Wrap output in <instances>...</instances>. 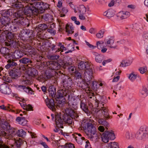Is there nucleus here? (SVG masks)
Instances as JSON below:
<instances>
[{"label":"nucleus","instance_id":"nucleus-1","mask_svg":"<svg viewBox=\"0 0 148 148\" xmlns=\"http://www.w3.org/2000/svg\"><path fill=\"white\" fill-rule=\"evenodd\" d=\"M78 69L85 71L84 77L87 81H90L94 77L92 65L88 62H80L78 65Z\"/></svg>","mask_w":148,"mask_h":148},{"label":"nucleus","instance_id":"nucleus-2","mask_svg":"<svg viewBox=\"0 0 148 148\" xmlns=\"http://www.w3.org/2000/svg\"><path fill=\"white\" fill-rule=\"evenodd\" d=\"M0 126L4 130H8L6 132L0 131V136H2L5 138L11 139L14 136L15 130L14 128L10 129V126L8 122L5 121H1L0 122Z\"/></svg>","mask_w":148,"mask_h":148},{"label":"nucleus","instance_id":"nucleus-3","mask_svg":"<svg viewBox=\"0 0 148 148\" xmlns=\"http://www.w3.org/2000/svg\"><path fill=\"white\" fill-rule=\"evenodd\" d=\"M137 139L142 140L148 137V129L145 126H141L135 134Z\"/></svg>","mask_w":148,"mask_h":148},{"label":"nucleus","instance_id":"nucleus-4","mask_svg":"<svg viewBox=\"0 0 148 148\" xmlns=\"http://www.w3.org/2000/svg\"><path fill=\"white\" fill-rule=\"evenodd\" d=\"M101 137L102 141L105 143L108 142L109 139L113 140L115 138L114 133L112 131H105L101 135Z\"/></svg>","mask_w":148,"mask_h":148},{"label":"nucleus","instance_id":"nucleus-5","mask_svg":"<svg viewBox=\"0 0 148 148\" xmlns=\"http://www.w3.org/2000/svg\"><path fill=\"white\" fill-rule=\"evenodd\" d=\"M96 132V128L92 124H89L88 125L86 133L90 138H92L94 137L93 136L95 134Z\"/></svg>","mask_w":148,"mask_h":148},{"label":"nucleus","instance_id":"nucleus-6","mask_svg":"<svg viewBox=\"0 0 148 148\" xmlns=\"http://www.w3.org/2000/svg\"><path fill=\"white\" fill-rule=\"evenodd\" d=\"M64 121L66 123H72V121L71 119L66 120L65 119H61V118L58 115L56 116L55 122L57 127L59 128H63V127L62 125Z\"/></svg>","mask_w":148,"mask_h":148},{"label":"nucleus","instance_id":"nucleus-7","mask_svg":"<svg viewBox=\"0 0 148 148\" xmlns=\"http://www.w3.org/2000/svg\"><path fill=\"white\" fill-rule=\"evenodd\" d=\"M0 89L2 93L5 94H9L11 92L8 84H2L0 86Z\"/></svg>","mask_w":148,"mask_h":148},{"label":"nucleus","instance_id":"nucleus-8","mask_svg":"<svg viewBox=\"0 0 148 148\" xmlns=\"http://www.w3.org/2000/svg\"><path fill=\"white\" fill-rule=\"evenodd\" d=\"M114 39L113 37H111L107 41V46L111 48L116 49L117 45L114 44Z\"/></svg>","mask_w":148,"mask_h":148},{"label":"nucleus","instance_id":"nucleus-9","mask_svg":"<svg viewBox=\"0 0 148 148\" xmlns=\"http://www.w3.org/2000/svg\"><path fill=\"white\" fill-rule=\"evenodd\" d=\"M59 67L58 63L56 62L51 61L50 62V64L48 68L49 70L53 71L55 72V71L58 70Z\"/></svg>","mask_w":148,"mask_h":148},{"label":"nucleus","instance_id":"nucleus-10","mask_svg":"<svg viewBox=\"0 0 148 148\" xmlns=\"http://www.w3.org/2000/svg\"><path fill=\"white\" fill-rule=\"evenodd\" d=\"M72 136L77 142L79 144H82V141L85 140V138L84 137H82L80 134L75 133L73 134Z\"/></svg>","mask_w":148,"mask_h":148},{"label":"nucleus","instance_id":"nucleus-11","mask_svg":"<svg viewBox=\"0 0 148 148\" xmlns=\"http://www.w3.org/2000/svg\"><path fill=\"white\" fill-rule=\"evenodd\" d=\"M46 103L47 107L52 111H55L56 108L57 107L55 105L54 100L50 99L48 102H46Z\"/></svg>","mask_w":148,"mask_h":148},{"label":"nucleus","instance_id":"nucleus-12","mask_svg":"<svg viewBox=\"0 0 148 148\" xmlns=\"http://www.w3.org/2000/svg\"><path fill=\"white\" fill-rule=\"evenodd\" d=\"M90 85H89L87 83L88 88H86V90H87V89H88V90L90 92V90L91 89L93 90H97L98 85V84L97 82H91L90 83Z\"/></svg>","mask_w":148,"mask_h":148},{"label":"nucleus","instance_id":"nucleus-13","mask_svg":"<svg viewBox=\"0 0 148 148\" xmlns=\"http://www.w3.org/2000/svg\"><path fill=\"white\" fill-rule=\"evenodd\" d=\"M130 15V13L129 12L121 11L118 13L117 16L120 18L123 19L129 17Z\"/></svg>","mask_w":148,"mask_h":148},{"label":"nucleus","instance_id":"nucleus-14","mask_svg":"<svg viewBox=\"0 0 148 148\" xmlns=\"http://www.w3.org/2000/svg\"><path fill=\"white\" fill-rule=\"evenodd\" d=\"M49 8V5L48 4L42 2L40 6L39 7L40 13H43L47 9Z\"/></svg>","mask_w":148,"mask_h":148},{"label":"nucleus","instance_id":"nucleus-15","mask_svg":"<svg viewBox=\"0 0 148 148\" xmlns=\"http://www.w3.org/2000/svg\"><path fill=\"white\" fill-rule=\"evenodd\" d=\"M16 121L19 124L22 125H26L27 123V120L25 119L24 117H17L16 119Z\"/></svg>","mask_w":148,"mask_h":148},{"label":"nucleus","instance_id":"nucleus-16","mask_svg":"<svg viewBox=\"0 0 148 148\" xmlns=\"http://www.w3.org/2000/svg\"><path fill=\"white\" fill-rule=\"evenodd\" d=\"M19 62L22 64H29L32 62V61L29 58L25 57H23L19 60Z\"/></svg>","mask_w":148,"mask_h":148},{"label":"nucleus","instance_id":"nucleus-17","mask_svg":"<svg viewBox=\"0 0 148 148\" xmlns=\"http://www.w3.org/2000/svg\"><path fill=\"white\" fill-rule=\"evenodd\" d=\"M66 32L68 34H72L74 32L73 28L70 25L67 24L66 26Z\"/></svg>","mask_w":148,"mask_h":148},{"label":"nucleus","instance_id":"nucleus-18","mask_svg":"<svg viewBox=\"0 0 148 148\" xmlns=\"http://www.w3.org/2000/svg\"><path fill=\"white\" fill-rule=\"evenodd\" d=\"M15 135L24 138L26 135V132L23 129H21L18 130Z\"/></svg>","mask_w":148,"mask_h":148},{"label":"nucleus","instance_id":"nucleus-19","mask_svg":"<svg viewBox=\"0 0 148 148\" xmlns=\"http://www.w3.org/2000/svg\"><path fill=\"white\" fill-rule=\"evenodd\" d=\"M103 15L108 18H111L114 15V13L112 10H108L103 13Z\"/></svg>","mask_w":148,"mask_h":148},{"label":"nucleus","instance_id":"nucleus-20","mask_svg":"<svg viewBox=\"0 0 148 148\" xmlns=\"http://www.w3.org/2000/svg\"><path fill=\"white\" fill-rule=\"evenodd\" d=\"M32 10V15H37L39 14H41L40 13V10L39 9L37 8H36L34 7H32V8H31Z\"/></svg>","mask_w":148,"mask_h":148},{"label":"nucleus","instance_id":"nucleus-21","mask_svg":"<svg viewBox=\"0 0 148 148\" xmlns=\"http://www.w3.org/2000/svg\"><path fill=\"white\" fill-rule=\"evenodd\" d=\"M41 2L36 1L33 3H29L28 4H29L30 5H32V7L37 8L39 9V7L40 6Z\"/></svg>","mask_w":148,"mask_h":148},{"label":"nucleus","instance_id":"nucleus-22","mask_svg":"<svg viewBox=\"0 0 148 148\" xmlns=\"http://www.w3.org/2000/svg\"><path fill=\"white\" fill-rule=\"evenodd\" d=\"M78 10L79 14H85L86 11L85 7L83 5H80L78 8Z\"/></svg>","mask_w":148,"mask_h":148},{"label":"nucleus","instance_id":"nucleus-23","mask_svg":"<svg viewBox=\"0 0 148 148\" xmlns=\"http://www.w3.org/2000/svg\"><path fill=\"white\" fill-rule=\"evenodd\" d=\"M15 38V34L14 33L10 32L9 33L7 34V38L9 40L14 41Z\"/></svg>","mask_w":148,"mask_h":148},{"label":"nucleus","instance_id":"nucleus-24","mask_svg":"<svg viewBox=\"0 0 148 148\" xmlns=\"http://www.w3.org/2000/svg\"><path fill=\"white\" fill-rule=\"evenodd\" d=\"M0 22L2 25L3 26H6L8 25L9 22L8 21V19L7 18H4V19L3 18L1 19Z\"/></svg>","mask_w":148,"mask_h":148},{"label":"nucleus","instance_id":"nucleus-25","mask_svg":"<svg viewBox=\"0 0 148 148\" xmlns=\"http://www.w3.org/2000/svg\"><path fill=\"white\" fill-rule=\"evenodd\" d=\"M22 107L24 110H26L27 111L33 110V107L30 105L28 104L26 105L24 104H23L22 105H21Z\"/></svg>","mask_w":148,"mask_h":148},{"label":"nucleus","instance_id":"nucleus-26","mask_svg":"<svg viewBox=\"0 0 148 148\" xmlns=\"http://www.w3.org/2000/svg\"><path fill=\"white\" fill-rule=\"evenodd\" d=\"M74 145L71 143L66 144L65 146H59L58 148H74Z\"/></svg>","mask_w":148,"mask_h":148},{"label":"nucleus","instance_id":"nucleus-27","mask_svg":"<svg viewBox=\"0 0 148 148\" xmlns=\"http://www.w3.org/2000/svg\"><path fill=\"white\" fill-rule=\"evenodd\" d=\"M80 107L85 112L87 113L88 112V110L87 106L83 103L81 102L80 104Z\"/></svg>","mask_w":148,"mask_h":148},{"label":"nucleus","instance_id":"nucleus-28","mask_svg":"<svg viewBox=\"0 0 148 148\" xmlns=\"http://www.w3.org/2000/svg\"><path fill=\"white\" fill-rule=\"evenodd\" d=\"M30 72H29L28 73L29 75L31 76L32 77H34L36 76L37 74L36 72H37V71L34 69H30Z\"/></svg>","mask_w":148,"mask_h":148},{"label":"nucleus","instance_id":"nucleus-29","mask_svg":"<svg viewBox=\"0 0 148 148\" xmlns=\"http://www.w3.org/2000/svg\"><path fill=\"white\" fill-rule=\"evenodd\" d=\"M16 143L18 147H20L23 143L22 139L20 138H14Z\"/></svg>","mask_w":148,"mask_h":148},{"label":"nucleus","instance_id":"nucleus-30","mask_svg":"<svg viewBox=\"0 0 148 148\" xmlns=\"http://www.w3.org/2000/svg\"><path fill=\"white\" fill-rule=\"evenodd\" d=\"M38 27L39 28L42 29V30H45L47 29L48 27V26L45 24H40L38 25Z\"/></svg>","mask_w":148,"mask_h":148},{"label":"nucleus","instance_id":"nucleus-31","mask_svg":"<svg viewBox=\"0 0 148 148\" xmlns=\"http://www.w3.org/2000/svg\"><path fill=\"white\" fill-rule=\"evenodd\" d=\"M103 59V56L100 55L97 56L95 57V60L98 62L101 63Z\"/></svg>","mask_w":148,"mask_h":148},{"label":"nucleus","instance_id":"nucleus-32","mask_svg":"<svg viewBox=\"0 0 148 148\" xmlns=\"http://www.w3.org/2000/svg\"><path fill=\"white\" fill-rule=\"evenodd\" d=\"M7 110L9 111H11L12 112H15V110L14 109L15 108V107L12 105L8 104L7 106Z\"/></svg>","mask_w":148,"mask_h":148},{"label":"nucleus","instance_id":"nucleus-33","mask_svg":"<svg viewBox=\"0 0 148 148\" xmlns=\"http://www.w3.org/2000/svg\"><path fill=\"white\" fill-rule=\"evenodd\" d=\"M24 13L27 16H31L32 13V10L31 8H29L27 9H26V8L24 10Z\"/></svg>","mask_w":148,"mask_h":148},{"label":"nucleus","instance_id":"nucleus-34","mask_svg":"<svg viewBox=\"0 0 148 148\" xmlns=\"http://www.w3.org/2000/svg\"><path fill=\"white\" fill-rule=\"evenodd\" d=\"M58 94L60 97H63L65 96L64 93V90L63 89L60 90L58 91Z\"/></svg>","mask_w":148,"mask_h":148},{"label":"nucleus","instance_id":"nucleus-35","mask_svg":"<svg viewBox=\"0 0 148 148\" xmlns=\"http://www.w3.org/2000/svg\"><path fill=\"white\" fill-rule=\"evenodd\" d=\"M22 87V89L26 92L28 93L30 91L32 92L33 91L32 90L29 86L26 87L24 86H19V87Z\"/></svg>","mask_w":148,"mask_h":148},{"label":"nucleus","instance_id":"nucleus-36","mask_svg":"<svg viewBox=\"0 0 148 148\" xmlns=\"http://www.w3.org/2000/svg\"><path fill=\"white\" fill-rule=\"evenodd\" d=\"M9 51V49H8L4 47H2L0 50V52L2 54H3V55L7 53H6L7 52H8Z\"/></svg>","mask_w":148,"mask_h":148},{"label":"nucleus","instance_id":"nucleus-37","mask_svg":"<svg viewBox=\"0 0 148 148\" xmlns=\"http://www.w3.org/2000/svg\"><path fill=\"white\" fill-rule=\"evenodd\" d=\"M0 148H10L8 146L5 144L2 140H0Z\"/></svg>","mask_w":148,"mask_h":148},{"label":"nucleus","instance_id":"nucleus-38","mask_svg":"<svg viewBox=\"0 0 148 148\" xmlns=\"http://www.w3.org/2000/svg\"><path fill=\"white\" fill-rule=\"evenodd\" d=\"M130 65L129 63H128L127 61L125 60H123L121 62V64H120V66L121 67H125L129 66Z\"/></svg>","mask_w":148,"mask_h":148},{"label":"nucleus","instance_id":"nucleus-39","mask_svg":"<svg viewBox=\"0 0 148 148\" xmlns=\"http://www.w3.org/2000/svg\"><path fill=\"white\" fill-rule=\"evenodd\" d=\"M103 34L104 32L100 30L96 34V36L98 38H102L103 37Z\"/></svg>","mask_w":148,"mask_h":148},{"label":"nucleus","instance_id":"nucleus-40","mask_svg":"<svg viewBox=\"0 0 148 148\" xmlns=\"http://www.w3.org/2000/svg\"><path fill=\"white\" fill-rule=\"evenodd\" d=\"M104 42L102 41H98L97 42L96 45L97 47L99 49H100L102 46H103V45Z\"/></svg>","mask_w":148,"mask_h":148},{"label":"nucleus","instance_id":"nucleus-41","mask_svg":"<svg viewBox=\"0 0 148 148\" xmlns=\"http://www.w3.org/2000/svg\"><path fill=\"white\" fill-rule=\"evenodd\" d=\"M137 76L136 75L133 73H131L130 75L129 78V79L133 81L136 79Z\"/></svg>","mask_w":148,"mask_h":148},{"label":"nucleus","instance_id":"nucleus-42","mask_svg":"<svg viewBox=\"0 0 148 148\" xmlns=\"http://www.w3.org/2000/svg\"><path fill=\"white\" fill-rule=\"evenodd\" d=\"M139 70L141 73L143 74L147 71V68L146 67H141L139 69Z\"/></svg>","mask_w":148,"mask_h":148},{"label":"nucleus","instance_id":"nucleus-43","mask_svg":"<svg viewBox=\"0 0 148 148\" xmlns=\"http://www.w3.org/2000/svg\"><path fill=\"white\" fill-rule=\"evenodd\" d=\"M126 136L127 138L128 139H132L133 138V136L132 134L131 133L127 132L126 134Z\"/></svg>","mask_w":148,"mask_h":148},{"label":"nucleus","instance_id":"nucleus-44","mask_svg":"<svg viewBox=\"0 0 148 148\" xmlns=\"http://www.w3.org/2000/svg\"><path fill=\"white\" fill-rule=\"evenodd\" d=\"M59 57V56L58 55L51 56L50 57L51 60H57Z\"/></svg>","mask_w":148,"mask_h":148},{"label":"nucleus","instance_id":"nucleus-45","mask_svg":"<svg viewBox=\"0 0 148 148\" xmlns=\"http://www.w3.org/2000/svg\"><path fill=\"white\" fill-rule=\"evenodd\" d=\"M14 15L17 18H23V15L18 12L15 13Z\"/></svg>","mask_w":148,"mask_h":148},{"label":"nucleus","instance_id":"nucleus-46","mask_svg":"<svg viewBox=\"0 0 148 148\" xmlns=\"http://www.w3.org/2000/svg\"><path fill=\"white\" fill-rule=\"evenodd\" d=\"M103 116L105 120H107L110 118H111V116L109 115L108 113L106 114L103 113Z\"/></svg>","mask_w":148,"mask_h":148},{"label":"nucleus","instance_id":"nucleus-47","mask_svg":"<svg viewBox=\"0 0 148 148\" xmlns=\"http://www.w3.org/2000/svg\"><path fill=\"white\" fill-rule=\"evenodd\" d=\"M66 50V48L65 47L64 45H61L60 48L58 49V50L56 51V52H59L61 51V52L63 51V50Z\"/></svg>","mask_w":148,"mask_h":148},{"label":"nucleus","instance_id":"nucleus-48","mask_svg":"<svg viewBox=\"0 0 148 148\" xmlns=\"http://www.w3.org/2000/svg\"><path fill=\"white\" fill-rule=\"evenodd\" d=\"M47 31L48 32L50 33L51 34H52L53 35H54L56 33V30L54 29H48L47 30Z\"/></svg>","mask_w":148,"mask_h":148},{"label":"nucleus","instance_id":"nucleus-49","mask_svg":"<svg viewBox=\"0 0 148 148\" xmlns=\"http://www.w3.org/2000/svg\"><path fill=\"white\" fill-rule=\"evenodd\" d=\"M101 110H102L104 112V113L106 114L108 113V110L106 107H101L99 111Z\"/></svg>","mask_w":148,"mask_h":148},{"label":"nucleus","instance_id":"nucleus-50","mask_svg":"<svg viewBox=\"0 0 148 148\" xmlns=\"http://www.w3.org/2000/svg\"><path fill=\"white\" fill-rule=\"evenodd\" d=\"M58 22L59 23V25L60 26V28L62 29L64 27V25L63 24V22L59 19L57 20Z\"/></svg>","mask_w":148,"mask_h":148},{"label":"nucleus","instance_id":"nucleus-51","mask_svg":"<svg viewBox=\"0 0 148 148\" xmlns=\"http://www.w3.org/2000/svg\"><path fill=\"white\" fill-rule=\"evenodd\" d=\"M80 14L79 15V18L81 20H85L86 19V18L85 16H84V14Z\"/></svg>","mask_w":148,"mask_h":148},{"label":"nucleus","instance_id":"nucleus-52","mask_svg":"<svg viewBox=\"0 0 148 148\" xmlns=\"http://www.w3.org/2000/svg\"><path fill=\"white\" fill-rule=\"evenodd\" d=\"M7 53L4 55L3 56L6 59H8L10 57V55L9 53V51L7 52Z\"/></svg>","mask_w":148,"mask_h":148},{"label":"nucleus","instance_id":"nucleus-53","mask_svg":"<svg viewBox=\"0 0 148 148\" xmlns=\"http://www.w3.org/2000/svg\"><path fill=\"white\" fill-rule=\"evenodd\" d=\"M112 61V59H108L106 60H104L102 63L103 65L105 66L106 64Z\"/></svg>","mask_w":148,"mask_h":148},{"label":"nucleus","instance_id":"nucleus-54","mask_svg":"<svg viewBox=\"0 0 148 148\" xmlns=\"http://www.w3.org/2000/svg\"><path fill=\"white\" fill-rule=\"evenodd\" d=\"M69 70L70 72H71L72 73H74V71L75 69V67L73 66H71L69 68Z\"/></svg>","mask_w":148,"mask_h":148},{"label":"nucleus","instance_id":"nucleus-55","mask_svg":"<svg viewBox=\"0 0 148 148\" xmlns=\"http://www.w3.org/2000/svg\"><path fill=\"white\" fill-rule=\"evenodd\" d=\"M40 144L42 145L45 148H49L46 143L45 142H41Z\"/></svg>","mask_w":148,"mask_h":148},{"label":"nucleus","instance_id":"nucleus-56","mask_svg":"<svg viewBox=\"0 0 148 148\" xmlns=\"http://www.w3.org/2000/svg\"><path fill=\"white\" fill-rule=\"evenodd\" d=\"M15 7L17 9H20L23 8V6L21 4L16 3L15 5Z\"/></svg>","mask_w":148,"mask_h":148},{"label":"nucleus","instance_id":"nucleus-57","mask_svg":"<svg viewBox=\"0 0 148 148\" xmlns=\"http://www.w3.org/2000/svg\"><path fill=\"white\" fill-rule=\"evenodd\" d=\"M98 130L101 132H103L105 130V129L104 127L102 126H100L98 128Z\"/></svg>","mask_w":148,"mask_h":148},{"label":"nucleus","instance_id":"nucleus-58","mask_svg":"<svg viewBox=\"0 0 148 148\" xmlns=\"http://www.w3.org/2000/svg\"><path fill=\"white\" fill-rule=\"evenodd\" d=\"M64 66H68L72 64V63L69 62H64Z\"/></svg>","mask_w":148,"mask_h":148},{"label":"nucleus","instance_id":"nucleus-59","mask_svg":"<svg viewBox=\"0 0 148 148\" xmlns=\"http://www.w3.org/2000/svg\"><path fill=\"white\" fill-rule=\"evenodd\" d=\"M55 25L54 23H51L50 24V26L49 27L48 29H54Z\"/></svg>","mask_w":148,"mask_h":148},{"label":"nucleus","instance_id":"nucleus-60","mask_svg":"<svg viewBox=\"0 0 148 148\" xmlns=\"http://www.w3.org/2000/svg\"><path fill=\"white\" fill-rule=\"evenodd\" d=\"M89 32L91 34H95V29L93 28H91L89 30Z\"/></svg>","mask_w":148,"mask_h":148},{"label":"nucleus","instance_id":"nucleus-61","mask_svg":"<svg viewBox=\"0 0 148 148\" xmlns=\"http://www.w3.org/2000/svg\"><path fill=\"white\" fill-rule=\"evenodd\" d=\"M120 78V77L119 76H118L116 77H114L113 79L112 82H117L119 79Z\"/></svg>","mask_w":148,"mask_h":148},{"label":"nucleus","instance_id":"nucleus-62","mask_svg":"<svg viewBox=\"0 0 148 148\" xmlns=\"http://www.w3.org/2000/svg\"><path fill=\"white\" fill-rule=\"evenodd\" d=\"M114 4V0H112L109 3L108 6L109 7H112L113 6Z\"/></svg>","mask_w":148,"mask_h":148},{"label":"nucleus","instance_id":"nucleus-63","mask_svg":"<svg viewBox=\"0 0 148 148\" xmlns=\"http://www.w3.org/2000/svg\"><path fill=\"white\" fill-rule=\"evenodd\" d=\"M0 108L4 110H7V106H5L4 105L0 106Z\"/></svg>","mask_w":148,"mask_h":148},{"label":"nucleus","instance_id":"nucleus-64","mask_svg":"<svg viewBox=\"0 0 148 148\" xmlns=\"http://www.w3.org/2000/svg\"><path fill=\"white\" fill-rule=\"evenodd\" d=\"M13 64H12L8 63L7 65H6L5 66V68L6 69H9L11 66H13Z\"/></svg>","mask_w":148,"mask_h":148}]
</instances>
